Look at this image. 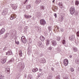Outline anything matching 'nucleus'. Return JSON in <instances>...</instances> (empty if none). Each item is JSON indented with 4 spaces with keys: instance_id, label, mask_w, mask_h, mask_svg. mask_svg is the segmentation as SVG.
Listing matches in <instances>:
<instances>
[{
    "instance_id": "nucleus-1",
    "label": "nucleus",
    "mask_w": 79,
    "mask_h": 79,
    "mask_svg": "<svg viewBox=\"0 0 79 79\" xmlns=\"http://www.w3.org/2000/svg\"><path fill=\"white\" fill-rule=\"evenodd\" d=\"M75 10L74 7H71L70 9V13L71 15H73L75 13Z\"/></svg>"
},
{
    "instance_id": "nucleus-2",
    "label": "nucleus",
    "mask_w": 79,
    "mask_h": 79,
    "mask_svg": "<svg viewBox=\"0 0 79 79\" xmlns=\"http://www.w3.org/2000/svg\"><path fill=\"white\" fill-rule=\"evenodd\" d=\"M23 62L19 63V66L20 67V69H21V70H23L24 68V64H22Z\"/></svg>"
},
{
    "instance_id": "nucleus-3",
    "label": "nucleus",
    "mask_w": 79,
    "mask_h": 79,
    "mask_svg": "<svg viewBox=\"0 0 79 79\" xmlns=\"http://www.w3.org/2000/svg\"><path fill=\"white\" fill-rule=\"evenodd\" d=\"M21 40L23 43H24V44H26V42H27V40H26V38H25V37H24V36H22V37Z\"/></svg>"
},
{
    "instance_id": "nucleus-4",
    "label": "nucleus",
    "mask_w": 79,
    "mask_h": 79,
    "mask_svg": "<svg viewBox=\"0 0 79 79\" xmlns=\"http://www.w3.org/2000/svg\"><path fill=\"white\" fill-rule=\"evenodd\" d=\"M40 23L42 26H44L46 24V22L45 20L42 19L40 20Z\"/></svg>"
},
{
    "instance_id": "nucleus-5",
    "label": "nucleus",
    "mask_w": 79,
    "mask_h": 79,
    "mask_svg": "<svg viewBox=\"0 0 79 79\" xmlns=\"http://www.w3.org/2000/svg\"><path fill=\"white\" fill-rule=\"evenodd\" d=\"M5 32V29L4 28H2L0 30V35H2V34H3V33H4Z\"/></svg>"
},
{
    "instance_id": "nucleus-6",
    "label": "nucleus",
    "mask_w": 79,
    "mask_h": 79,
    "mask_svg": "<svg viewBox=\"0 0 79 79\" xmlns=\"http://www.w3.org/2000/svg\"><path fill=\"white\" fill-rule=\"evenodd\" d=\"M35 29L37 32H41V29L39 27L37 26L35 27Z\"/></svg>"
},
{
    "instance_id": "nucleus-7",
    "label": "nucleus",
    "mask_w": 79,
    "mask_h": 79,
    "mask_svg": "<svg viewBox=\"0 0 79 79\" xmlns=\"http://www.w3.org/2000/svg\"><path fill=\"white\" fill-rule=\"evenodd\" d=\"M64 63L65 66H67L68 64V59H65L64 61Z\"/></svg>"
},
{
    "instance_id": "nucleus-8",
    "label": "nucleus",
    "mask_w": 79,
    "mask_h": 79,
    "mask_svg": "<svg viewBox=\"0 0 79 79\" xmlns=\"http://www.w3.org/2000/svg\"><path fill=\"white\" fill-rule=\"evenodd\" d=\"M11 6L14 10H16L17 8V6L16 4H11Z\"/></svg>"
},
{
    "instance_id": "nucleus-9",
    "label": "nucleus",
    "mask_w": 79,
    "mask_h": 79,
    "mask_svg": "<svg viewBox=\"0 0 79 79\" xmlns=\"http://www.w3.org/2000/svg\"><path fill=\"white\" fill-rule=\"evenodd\" d=\"M7 60V59L6 58H4L3 59L1 60V62L2 63V64H4L5 63H6V61Z\"/></svg>"
},
{
    "instance_id": "nucleus-10",
    "label": "nucleus",
    "mask_w": 79,
    "mask_h": 79,
    "mask_svg": "<svg viewBox=\"0 0 79 79\" xmlns=\"http://www.w3.org/2000/svg\"><path fill=\"white\" fill-rule=\"evenodd\" d=\"M52 45L53 46H56V44H57L56 42V41H55V40H53L52 41Z\"/></svg>"
},
{
    "instance_id": "nucleus-11",
    "label": "nucleus",
    "mask_w": 79,
    "mask_h": 79,
    "mask_svg": "<svg viewBox=\"0 0 79 79\" xmlns=\"http://www.w3.org/2000/svg\"><path fill=\"white\" fill-rule=\"evenodd\" d=\"M40 10L44 11L45 10V6H40Z\"/></svg>"
},
{
    "instance_id": "nucleus-12",
    "label": "nucleus",
    "mask_w": 79,
    "mask_h": 79,
    "mask_svg": "<svg viewBox=\"0 0 79 79\" xmlns=\"http://www.w3.org/2000/svg\"><path fill=\"white\" fill-rule=\"evenodd\" d=\"M19 56L20 57H22L23 56V52H22V51L21 50H20L19 51Z\"/></svg>"
},
{
    "instance_id": "nucleus-13",
    "label": "nucleus",
    "mask_w": 79,
    "mask_h": 79,
    "mask_svg": "<svg viewBox=\"0 0 79 79\" xmlns=\"http://www.w3.org/2000/svg\"><path fill=\"white\" fill-rule=\"evenodd\" d=\"M73 50L74 52H76L78 51L77 48L76 47H74L73 48Z\"/></svg>"
},
{
    "instance_id": "nucleus-14",
    "label": "nucleus",
    "mask_w": 79,
    "mask_h": 79,
    "mask_svg": "<svg viewBox=\"0 0 79 79\" xmlns=\"http://www.w3.org/2000/svg\"><path fill=\"white\" fill-rule=\"evenodd\" d=\"M40 39L41 41H44V40H45V37L43 36H41L40 37Z\"/></svg>"
},
{
    "instance_id": "nucleus-15",
    "label": "nucleus",
    "mask_w": 79,
    "mask_h": 79,
    "mask_svg": "<svg viewBox=\"0 0 79 79\" xmlns=\"http://www.w3.org/2000/svg\"><path fill=\"white\" fill-rule=\"evenodd\" d=\"M8 54V55H11L12 54V52H11V51L10 50L8 51L7 52H6V55H7Z\"/></svg>"
},
{
    "instance_id": "nucleus-16",
    "label": "nucleus",
    "mask_w": 79,
    "mask_h": 79,
    "mask_svg": "<svg viewBox=\"0 0 79 79\" xmlns=\"http://www.w3.org/2000/svg\"><path fill=\"white\" fill-rule=\"evenodd\" d=\"M13 16H14V17H13ZM10 17H10L11 20H13V19H14V18H16V15H13V16L12 15H11Z\"/></svg>"
},
{
    "instance_id": "nucleus-17",
    "label": "nucleus",
    "mask_w": 79,
    "mask_h": 79,
    "mask_svg": "<svg viewBox=\"0 0 79 79\" xmlns=\"http://www.w3.org/2000/svg\"><path fill=\"white\" fill-rule=\"evenodd\" d=\"M24 16L26 18H31L32 17V16L31 15H25Z\"/></svg>"
},
{
    "instance_id": "nucleus-18",
    "label": "nucleus",
    "mask_w": 79,
    "mask_h": 79,
    "mask_svg": "<svg viewBox=\"0 0 79 79\" xmlns=\"http://www.w3.org/2000/svg\"><path fill=\"white\" fill-rule=\"evenodd\" d=\"M37 16L38 17V18H40V16H41L40 13L39 12H38L37 13Z\"/></svg>"
},
{
    "instance_id": "nucleus-19",
    "label": "nucleus",
    "mask_w": 79,
    "mask_h": 79,
    "mask_svg": "<svg viewBox=\"0 0 79 79\" xmlns=\"http://www.w3.org/2000/svg\"><path fill=\"white\" fill-rule=\"evenodd\" d=\"M52 77H53V76L52 75H49L47 79H52Z\"/></svg>"
},
{
    "instance_id": "nucleus-20",
    "label": "nucleus",
    "mask_w": 79,
    "mask_h": 79,
    "mask_svg": "<svg viewBox=\"0 0 79 79\" xmlns=\"http://www.w3.org/2000/svg\"><path fill=\"white\" fill-rule=\"evenodd\" d=\"M40 2H41V1H40V0H36L35 2V3H36V4H39Z\"/></svg>"
},
{
    "instance_id": "nucleus-21",
    "label": "nucleus",
    "mask_w": 79,
    "mask_h": 79,
    "mask_svg": "<svg viewBox=\"0 0 79 79\" xmlns=\"http://www.w3.org/2000/svg\"><path fill=\"white\" fill-rule=\"evenodd\" d=\"M2 14L3 16H5V15H6V10L3 11L2 13Z\"/></svg>"
},
{
    "instance_id": "nucleus-22",
    "label": "nucleus",
    "mask_w": 79,
    "mask_h": 79,
    "mask_svg": "<svg viewBox=\"0 0 79 79\" xmlns=\"http://www.w3.org/2000/svg\"><path fill=\"white\" fill-rule=\"evenodd\" d=\"M70 39H72V40H74V39H75L74 35H72L71 37H70Z\"/></svg>"
},
{
    "instance_id": "nucleus-23",
    "label": "nucleus",
    "mask_w": 79,
    "mask_h": 79,
    "mask_svg": "<svg viewBox=\"0 0 79 79\" xmlns=\"http://www.w3.org/2000/svg\"><path fill=\"white\" fill-rule=\"evenodd\" d=\"M31 7V4L27 5L26 6V8L27 9V10H28V8H29L30 9Z\"/></svg>"
},
{
    "instance_id": "nucleus-24",
    "label": "nucleus",
    "mask_w": 79,
    "mask_h": 79,
    "mask_svg": "<svg viewBox=\"0 0 79 79\" xmlns=\"http://www.w3.org/2000/svg\"><path fill=\"white\" fill-rule=\"evenodd\" d=\"M48 29L49 31H51L52 30V27L51 26L48 27Z\"/></svg>"
},
{
    "instance_id": "nucleus-25",
    "label": "nucleus",
    "mask_w": 79,
    "mask_h": 79,
    "mask_svg": "<svg viewBox=\"0 0 79 79\" xmlns=\"http://www.w3.org/2000/svg\"><path fill=\"white\" fill-rule=\"evenodd\" d=\"M32 76V75H28L27 79H31V77Z\"/></svg>"
},
{
    "instance_id": "nucleus-26",
    "label": "nucleus",
    "mask_w": 79,
    "mask_h": 79,
    "mask_svg": "<svg viewBox=\"0 0 79 79\" xmlns=\"http://www.w3.org/2000/svg\"><path fill=\"white\" fill-rule=\"evenodd\" d=\"M64 18L63 17H60L59 19L60 21H62L63 20Z\"/></svg>"
},
{
    "instance_id": "nucleus-27",
    "label": "nucleus",
    "mask_w": 79,
    "mask_h": 79,
    "mask_svg": "<svg viewBox=\"0 0 79 79\" xmlns=\"http://www.w3.org/2000/svg\"><path fill=\"white\" fill-rule=\"evenodd\" d=\"M38 45L39 47H41V45H42V42L40 41H39L38 43Z\"/></svg>"
},
{
    "instance_id": "nucleus-28",
    "label": "nucleus",
    "mask_w": 79,
    "mask_h": 79,
    "mask_svg": "<svg viewBox=\"0 0 79 79\" xmlns=\"http://www.w3.org/2000/svg\"><path fill=\"white\" fill-rule=\"evenodd\" d=\"M75 63L77 64H79V59H76L75 60Z\"/></svg>"
},
{
    "instance_id": "nucleus-29",
    "label": "nucleus",
    "mask_w": 79,
    "mask_h": 79,
    "mask_svg": "<svg viewBox=\"0 0 79 79\" xmlns=\"http://www.w3.org/2000/svg\"><path fill=\"white\" fill-rule=\"evenodd\" d=\"M70 71L71 72H73L74 71V69L73 68H70Z\"/></svg>"
},
{
    "instance_id": "nucleus-30",
    "label": "nucleus",
    "mask_w": 79,
    "mask_h": 79,
    "mask_svg": "<svg viewBox=\"0 0 79 79\" xmlns=\"http://www.w3.org/2000/svg\"><path fill=\"white\" fill-rule=\"evenodd\" d=\"M14 58H12L10 60V63H11V62H12V61H14Z\"/></svg>"
},
{
    "instance_id": "nucleus-31",
    "label": "nucleus",
    "mask_w": 79,
    "mask_h": 79,
    "mask_svg": "<svg viewBox=\"0 0 79 79\" xmlns=\"http://www.w3.org/2000/svg\"><path fill=\"white\" fill-rule=\"evenodd\" d=\"M79 4V2H78V1H76V3H75V5H78Z\"/></svg>"
},
{
    "instance_id": "nucleus-32",
    "label": "nucleus",
    "mask_w": 79,
    "mask_h": 79,
    "mask_svg": "<svg viewBox=\"0 0 79 79\" xmlns=\"http://www.w3.org/2000/svg\"><path fill=\"white\" fill-rule=\"evenodd\" d=\"M3 76L2 75L0 74V79H3Z\"/></svg>"
},
{
    "instance_id": "nucleus-33",
    "label": "nucleus",
    "mask_w": 79,
    "mask_h": 79,
    "mask_svg": "<svg viewBox=\"0 0 79 79\" xmlns=\"http://www.w3.org/2000/svg\"><path fill=\"white\" fill-rule=\"evenodd\" d=\"M42 63H45V60L44 59H43L42 60Z\"/></svg>"
},
{
    "instance_id": "nucleus-34",
    "label": "nucleus",
    "mask_w": 79,
    "mask_h": 79,
    "mask_svg": "<svg viewBox=\"0 0 79 79\" xmlns=\"http://www.w3.org/2000/svg\"><path fill=\"white\" fill-rule=\"evenodd\" d=\"M57 40L58 41H60V37H57Z\"/></svg>"
},
{
    "instance_id": "nucleus-35",
    "label": "nucleus",
    "mask_w": 79,
    "mask_h": 79,
    "mask_svg": "<svg viewBox=\"0 0 79 79\" xmlns=\"http://www.w3.org/2000/svg\"><path fill=\"white\" fill-rule=\"evenodd\" d=\"M65 41L64 40H63L62 41V44H65Z\"/></svg>"
},
{
    "instance_id": "nucleus-36",
    "label": "nucleus",
    "mask_w": 79,
    "mask_h": 79,
    "mask_svg": "<svg viewBox=\"0 0 79 79\" xmlns=\"http://www.w3.org/2000/svg\"><path fill=\"white\" fill-rule=\"evenodd\" d=\"M32 71L33 72V73H35V69H34L32 70Z\"/></svg>"
},
{
    "instance_id": "nucleus-37",
    "label": "nucleus",
    "mask_w": 79,
    "mask_h": 79,
    "mask_svg": "<svg viewBox=\"0 0 79 79\" xmlns=\"http://www.w3.org/2000/svg\"><path fill=\"white\" fill-rule=\"evenodd\" d=\"M56 79H60V76L58 75L56 77Z\"/></svg>"
},
{
    "instance_id": "nucleus-38",
    "label": "nucleus",
    "mask_w": 79,
    "mask_h": 79,
    "mask_svg": "<svg viewBox=\"0 0 79 79\" xmlns=\"http://www.w3.org/2000/svg\"><path fill=\"white\" fill-rule=\"evenodd\" d=\"M6 49H7V48H6V47H5L3 49V51H5V50H6Z\"/></svg>"
},
{
    "instance_id": "nucleus-39",
    "label": "nucleus",
    "mask_w": 79,
    "mask_h": 79,
    "mask_svg": "<svg viewBox=\"0 0 79 79\" xmlns=\"http://www.w3.org/2000/svg\"><path fill=\"white\" fill-rule=\"evenodd\" d=\"M60 31L61 32H63L64 31V30L63 29L61 28H60Z\"/></svg>"
},
{
    "instance_id": "nucleus-40",
    "label": "nucleus",
    "mask_w": 79,
    "mask_h": 79,
    "mask_svg": "<svg viewBox=\"0 0 79 79\" xmlns=\"http://www.w3.org/2000/svg\"><path fill=\"white\" fill-rule=\"evenodd\" d=\"M63 79H68V78L67 77H64Z\"/></svg>"
},
{
    "instance_id": "nucleus-41",
    "label": "nucleus",
    "mask_w": 79,
    "mask_h": 79,
    "mask_svg": "<svg viewBox=\"0 0 79 79\" xmlns=\"http://www.w3.org/2000/svg\"><path fill=\"white\" fill-rule=\"evenodd\" d=\"M62 6H63V4H62V3H61L60 4V7H61V8H62Z\"/></svg>"
},
{
    "instance_id": "nucleus-42",
    "label": "nucleus",
    "mask_w": 79,
    "mask_h": 79,
    "mask_svg": "<svg viewBox=\"0 0 79 79\" xmlns=\"http://www.w3.org/2000/svg\"><path fill=\"white\" fill-rule=\"evenodd\" d=\"M15 43L16 44H17L18 45H19V41H15Z\"/></svg>"
},
{
    "instance_id": "nucleus-43",
    "label": "nucleus",
    "mask_w": 79,
    "mask_h": 79,
    "mask_svg": "<svg viewBox=\"0 0 79 79\" xmlns=\"http://www.w3.org/2000/svg\"><path fill=\"white\" fill-rule=\"evenodd\" d=\"M9 35V34L7 33L6 34V36H5L6 38L8 36V35Z\"/></svg>"
},
{
    "instance_id": "nucleus-44",
    "label": "nucleus",
    "mask_w": 79,
    "mask_h": 79,
    "mask_svg": "<svg viewBox=\"0 0 79 79\" xmlns=\"http://www.w3.org/2000/svg\"><path fill=\"white\" fill-rule=\"evenodd\" d=\"M35 71H38V69H37V68H35Z\"/></svg>"
},
{
    "instance_id": "nucleus-45",
    "label": "nucleus",
    "mask_w": 79,
    "mask_h": 79,
    "mask_svg": "<svg viewBox=\"0 0 79 79\" xmlns=\"http://www.w3.org/2000/svg\"><path fill=\"white\" fill-rule=\"evenodd\" d=\"M54 15L55 16V18H56V14L55 13L54 14Z\"/></svg>"
},
{
    "instance_id": "nucleus-46",
    "label": "nucleus",
    "mask_w": 79,
    "mask_h": 79,
    "mask_svg": "<svg viewBox=\"0 0 79 79\" xmlns=\"http://www.w3.org/2000/svg\"><path fill=\"white\" fill-rule=\"evenodd\" d=\"M51 70L52 71H54V68H53L52 67L51 68Z\"/></svg>"
},
{
    "instance_id": "nucleus-47",
    "label": "nucleus",
    "mask_w": 79,
    "mask_h": 79,
    "mask_svg": "<svg viewBox=\"0 0 79 79\" xmlns=\"http://www.w3.org/2000/svg\"><path fill=\"white\" fill-rule=\"evenodd\" d=\"M42 69H39V71L40 72H41L42 71Z\"/></svg>"
},
{
    "instance_id": "nucleus-48",
    "label": "nucleus",
    "mask_w": 79,
    "mask_h": 79,
    "mask_svg": "<svg viewBox=\"0 0 79 79\" xmlns=\"http://www.w3.org/2000/svg\"><path fill=\"white\" fill-rule=\"evenodd\" d=\"M29 52H30V49L29 48H28V53H29Z\"/></svg>"
},
{
    "instance_id": "nucleus-49",
    "label": "nucleus",
    "mask_w": 79,
    "mask_h": 79,
    "mask_svg": "<svg viewBox=\"0 0 79 79\" xmlns=\"http://www.w3.org/2000/svg\"><path fill=\"white\" fill-rule=\"evenodd\" d=\"M60 4H61V3H60V2H59L58 3V5H59V6H60Z\"/></svg>"
},
{
    "instance_id": "nucleus-50",
    "label": "nucleus",
    "mask_w": 79,
    "mask_h": 79,
    "mask_svg": "<svg viewBox=\"0 0 79 79\" xmlns=\"http://www.w3.org/2000/svg\"><path fill=\"white\" fill-rule=\"evenodd\" d=\"M27 0H26L25 1V3H26L27 2Z\"/></svg>"
},
{
    "instance_id": "nucleus-51",
    "label": "nucleus",
    "mask_w": 79,
    "mask_h": 79,
    "mask_svg": "<svg viewBox=\"0 0 79 79\" xmlns=\"http://www.w3.org/2000/svg\"><path fill=\"white\" fill-rule=\"evenodd\" d=\"M75 43L76 44H78V43L77 42H76V41Z\"/></svg>"
},
{
    "instance_id": "nucleus-52",
    "label": "nucleus",
    "mask_w": 79,
    "mask_h": 79,
    "mask_svg": "<svg viewBox=\"0 0 79 79\" xmlns=\"http://www.w3.org/2000/svg\"><path fill=\"white\" fill-rule=\"evenodd\" d=\"M24 77H25V78H26V75H24Z\"/></svg>"
},
{
    "instance_id": "nucleus-53",
    "label": "nucleus",
    "mask_w": 79,
    "mask_h": 79,
    "mask_svg": "<svg viewBox=\"0 0 79 79\" xmlns=\"http://www.w3.org/2000/svg\"><path fill=\"white\" fill-rule=\"evenodd\" d=\"M69 57H70V58H72V56H71V55Z\"/></svg>"
},
{
    "instance_id": "nucleus-54",
    "label": "nucleus",
    "mask_w": 79,
    "mask_h": 79,
    "mask_svg": "<svg viewBox=\"0 0 79 79\" xmlns=\"http://www.w3.org/2000/svg\"><path fill=\"white\" fill-rule=\"evenodd\" d=\"M47 45H48V42H47Z\"/></svg>"
},
{
    "instance_id": "nucleus-55",
    "label": "nucleus",
    "mask_w": 79,
    "mask_h": 79,
    "mask_svg": "<svg viewBox=\"0 0 79 79\" xmlns=\"http://www.w3.org/2000/svg\"><path fill=\"white\" fill-rule=\"evenodd\" d=\"M32 42V41H30V44H31V43Z\"/></svg>"
},
{
    "instance_id": "nucleus-56",
    "label": "nucleus",
    "mask_w": 79,
    "mask_h": 79,
    "mask_svg": "<svg viewBox=\"0 0 79 79\" xmlns=\"http://www.w3.org/2000/svg\"><path fill=\"white\" fill-rule=\"evenodd\" d=\"M55 1V0H54L52 1V3H54V2Z\"/></svg>"
},
{
    "instance_id": "nucleus-57",
    "label": "nucleus",
    "mask_w": 79,
    "mask_h": 79,
    "mask_svg": "<svg viewBox=\"0 0 79 79\" xmlns=\"http://www.w3.org/2000/svg\"><path fill=\"white\" fill-rule=\"evenodd\" d=\"M59 29V27H57V29Z\"/></svg>"
},
{
    "instance_id": "nucleus-58",
    "label": "nucleus",
    "mask_w": 79,
    "mask_h": 79,
    "mask_svg": "<svg viewBox=\"0 0 79 79\" xmlns=\"http://www.w3.org/2000/svg\"><path fill=\"white\" fill-rule=\"evenodd\" d=\"M40 56H42V55H41Z\"/></svg>"
},
{
    "instance_id": "nucleus-59",
    "label": "nucleus",
    "mask_w": 79,
    "mask_h": 79,
    "mask_svg": "<svg viewBox=\"0 0 79 79\" xmlns=\"http://www.w3.org/2000/svg\"><path fill=\"white\" fill-rule=\"evenodd\" d=\"M52 10H53V7H52Z\"/></svg>"
},
{
    "instance_id": "nucleus-60",
    "label": "nucleus",
    "mask_w": 79,
    "mask_h": 79,
    "mask_svg": "<svg viewBox=\"0 0 79 79\" xmlns=\"http://www.w3.org/2000/svg\"><path fill=\"white\" fill-rule=\"evenodd\" d=\"M49 49H50V48H49Z\"/></svg>"
},
{
    "instance_id": "nucleus-61",
    "label": "nucleus",
    "mask_w": 79,
    "mask_h": 79,
    "mask_svg": "<svg viewBox=\"0 0 79 79\" xmlns=\"http://www.w3.org/2000/svg\"><path fill=\"white\" fill-rule=\"evenodd\" d=\"M54 11H55V10H54Z\"/></svg>"
}]
</instances>
